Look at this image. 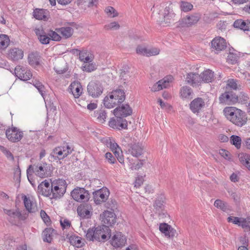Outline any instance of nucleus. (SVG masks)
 Wrapping results in <instances>:
<instances>
[{"label":"nucleus","mask_w":250,"mask_h":250,"mask_svg":"<svg viewBox=\"0 0 250 250\" xmlns=\"http://www.w3.org/2000/svg\"><path fill=\"white\" fill-rule=\"evenodd\" d=\"M223 113L228 121L238 127H242L247 123V114L236 107L227 106L224 108Z\"/></svg>","instance_id":"nucleus-1"},{"label":"nucleus","mask_w":250,"mask_h":250,"mask_svg":"<svg viewBox=\"0 0 250 250\" xmlns=\"http://www.w3.org/2000/svg\"><path fill=\"white\" fill-rule=\"evenodd\" d=\"M111 233V230L105 225L99 226L96 228L89 229L85 234V237L89 241L105 242L108 239Z\"/></svg>","instance_id":"nucleus-2"},{"label":"nucleus","mask_w":250,"mask_h":250,"mask_svg":"<svg viewBox=\"0 0 250 250\" xmlns=\"http://www.w3.org/2000/svg\"><path fill=\"white\" fill-rule=\"evenodd\" d=\"M125 99V95L123 90L117 89L108 94L104 99V106L107 108H112L115 106L122 103Z\"/></svg>","instance_id":"nucleus-3"},{"label":"nucleus","mask_w":250,"mask_h":250,"mask_svg":"<svg viewBox=\"0 0 250 250\" xmlns=\"http://www.w3.org/2000/svg\"><path fill=\"white\" fill-rule=\"evenodd\" d=\"M50 171L49 165L46 163H41L37 165H30L27 169L28 178L34 173L37 176L41 178H44L47 176L48 173Z\"/></svg>","instance_id":"nucleus-4"},{"label":"nucleus","mask_w":250,"mask_h":250,"mask_svg":"<svg viewBox=\"0 0 250 250\" xmlns=\"http://www.w3.org/2000/svg\"><path fill=\"white\" fill-rule=\"evenodd\" d=\"M52 198H60L66 192L67 184L66 181L62 179H58L51 182Z\"/></svg>","instance_id":"nucleus-5"},{"label":"nucleus","mask_w":250,"mask_h":250,"mask_svg":"<svg viewBox=\"0 0 250 250\" xmlns=\"http://www.w3.org/2000/svg\"><path fill=\"white\" fill-rule=\"evenodd\" d=\"M105 145L109 147L111 150L113 152L118 161L122 164H124V157L123 152L119 146L115 142V140L111 138H106L104 141Z\"/></svg>","instance_id":"nucleus-6"},{"label":"nucleus","mask_w":250,"mask_h":250,"mask_svg":"<svg viewBox=\"0 0 250 250\" xmlns=\"http://www.w3.org/2000/svg\"><path fill=\"white\" fill-rule=\"evenodd\" d=\"M72 152L71 147L67 144L55 147L51 153L55 160H61L66 158Z\"/></svg>","instance_id":"nucleus-7"},{"label":"nucleus","mask_w":250,"mask_h":250,"mask_svg":"<svg viewBox=\"0 0 250 250\" xmlns=\"http://www.w3.org/2000/svg\"><path fill=\"white\" fill-rule=\"evenodd\" d=\"M72 198L78 202L88 201L90 198L88 191L84 188H77L71 192Z\"/></svg>","instance_id":"nucleus-8"},{"label":"nucleus","mask_w":250,"mask_h":250,"mask_svg":"<svg viewBox=\"0 0 250 250\" xmlns=\"http://www.w3.org/2000/svg\"><path fill=\"white\" fill-rule=\"evenodd\" d=\"M228 221L241 227L245 231H250V215L246 218L229 216Z\"/></svg>","instance_id":"nucleus-9"},{"label":"nucleus","mask_w":250,"mask_h":250,"mask_svg":"<svg viewBox=\"0 0 250 250\" xmlns=\"http://www.w3.org/2000/svg\"><path fill=\"white\" fill-rule=\"evenodd\" d=\"M110 194L109 189L103 187L102 188L93 192V200L96 205H100L105 202L108 199Z\"/></svg>","instance_id":"nucleus-10"},{"label":"nucleus","mask_w":250,"mask_h":250,"mask_svg":"<svg viewBox=\"0 0 250 250\" xmlns=\"http://www.w3.org/2000/svg\"><path fill=\"white\" fill-rule=\"evenodd\" d=\"M127 242L126 236L122 232L117 231L114 233L110 240V244L114 248H122Z\"/></svg>","instance_id":"nucleus-11"},{"label":"nucleus","mask_w":250,"mask_h":250,"mask_svg":"<svg viewBox=\"0 0 250 250\" xmlns=\"http://www.w3.org/2000/svg\"><path fill=\"white\" fill-rule=\"evenodd\" d=\"M5 134L10 141L14 143L20 141L23 137V132L16 127L12 126L6 129Z\"/></svg>","instance_id":"nucleus-12"},{"label":"nucleus","mask_w":250,"mask_h":250,"mask_svg":"<svg viewBox=\"0 0 250 250\" xmlns=\"http://www.w3.org/2000/svg\"><path fill=\"white\" fill-rule=\"evenodd\" d=\"M159 229L161 232L168 239H173L178 235L176 230L171 225L166 223H160Z\"/></svg>","instance_id":"nucleus-13"},{"label":"nucleus","mask_w":250,"mask_h":250,"mask_svg":"<svg viewBox=\"0 0 250 250\" xmlns=\"http://www.w3.org/2000/svg\"><path fill=\"white\" fill-rule=\"evenodd\" d=\"M100 220L104 225L111 226L116 222V216L113 211L106 210L100 214Z\"/></svg>","instance_id":"nucleus-14"},{"label":"nucleus","mask_w":250,"mask_h":250,"mask_svg":"<svg viewBox=\"0 0 250 250\" xmlns=\"http://www.w3.org/2000/svg\"><path fill=\"white\" fill-rule=\"evenodd\" d=\"M219 100L220 103H227L228 104H233L240 102L239 97L232 92H225L222 93Z\"/></svg>","instance_id":"nucleus-15"},{"label":"nucleus","mask_w":250,"mask_h":250,"mask_svg":"<svg viewBox=\"0 0 250 250\" xmlns=\"http://www.w3.org/2000/svg\"><path fill=\"white\" fill-rule=\"evenodd\" d=\"M21 199L26 209L30 213H34L37 211V204L34 198L29 195H21Z\"/></svg>","instance_id":"nucleus-16"},{"label":"nucleus","mask_w":250,"mask_h":250,"mask_svg":"<svg viewBox=\"0 0 250 250\" xmlns=\"http://www.w3.org/2000/svg\"><path fill=\"white\" fill-rule=\"evenodd\" d=\"M93 211L92 205L88 203L82 204L77 208L78 214L82 218H90L92 216Z\"/></svg>","instance_id":"nucleus-17"},{"label":"nucleus","mask_w":250,"mask_h":250,"mask_svg":"<svg viewBox=\"0 0 250 250\" xmlns=\"http://www.w3.org/2000/svg\"><path fill=\"white\" fill-rule=\"evenodd\" d=\"M87 91L93 98L100 96L103 92V87L100 82H91L87 85Z\"/></svg>","instance_id":"nucleus-18"},{"label":"nucleus","mask_w":250,"mask_h":250,"mask_svg":"<svg viewBox=\"0 0 250 250\" xmlns=\"http://www.w3.org/2000/svg\"><path fill=\"white\" fill-rule=\"evenodd\" d=\"M175 14L170 10L169 8H166L162 15L161 24L164 26H169L175 21Z\"/></svg>","instance_id":"nucleus-19"},{"label":"nucleus","mask_w":250,"mask_h":250,"mask_svg":"<svg viewBox=\"0 0 250 250\" xmlns=\"http://www.w3.org/2000/svg\"><path fill=\"white\" fill-rule=\"evenodd\" d=\"M108 125L112 128L118 130L127 129V122L126 119L120 116L116 118H112L108 122Z\"/></svg>","instance_id":"nucleus-20"},{"label":"nucleus","mask_w":250,"mask_h":250,"mask_svg":"<svg viewBox=\"0 0 250 250\" xmlns=\"http://www.w3.org/2000/svg\"><path fill=\"white\" fill-rule=\"evenodd\" d=\"M211 49L212 51H214L218 53L227 47V42L224 38L221 37H215L211 42Z\"/></svg>","instance_id":"nucleus-21"},{"label":"nucleus","mask_w":250,"mask_h":250,"mask_svg":"<svg viewBox=\"0 0 250 250\" xmlns=\"http://www.w3.org/2000/svg\"><path fill=\"white\" fill-rule=\"evenodd\" d=\"M205 106V102L204 100L200 97L195 98L189 104L190 110L195 114H198L201 112Z\"/></svg>","instance_id":"nucleus-22"},{"label":"nucleus","mask_w":250,"mask_h":250,"mask_svg":"<svg viewBox=\"0 0 250 250\" xmlns=\"http://www.w3.org/2000/svg\"><path fill=\"white\" fill-rule=\"evenodd\" d=\"M113 112L116 117L120 116L124 118L131 115L132 113V110L128 104H125L117 107L113 110Z\"/></svg>","instance_id":"nucleus-23"},{"label":"nucleus","mask_w":250,"mask_h":250,"mask_svg":"<svg viewBox=\"0 0 250 250\" xmlns=\"http://www.w3.org/2000/svg\"><path fill=\"white\" fill-rule=\"evenodd\" d=\"M15 73L16 77L22 81H27L32 76L30 70L20 65L17 66L15 68Z\"/></svg>","instance_id":"nucleus-24"},{"label":"nucleus","mask_w":250,"mask_h":250,"mask_svg":"<svg viewBox=\"0 0 250 250\" xmlns=\"http://www.w3.org/2000/svg\"><path fill=\"white\" fill-rule=\"evenodd\" d=\"M173 78L171 76H168L160 80L157 83H155L151 87L152 91H160L163 88H166L170 86V83L172 81Z\"/></svg>","instance_id":"nucleus-25"},{"label":"nucleus","mask_w":250,"mask_h":250,"mask_svg":"<svg viewBox=\"0 0 250 250\" xmlns=\"http://www.w3.org/2000/svg\"><path fill=\"white\" fill-rule=\"evenodd\" d=\"M200 17L197 15L187 16L179 21V24L181 27H190L199 21Z\"/></svg>","instance_id":"nucleus-26"},{"label":"nucleus","mask_w":250,"mask_h":250,"mask_svg":"<svg viewBox=\"0 0 250 250\" xmlns=\"http://www.w3.org/2000/svg\"><path fill=\"white\" fill-rule=\"evenodd\" d=\"M166 200V198L164 194L161 193L157 195L153 203V207L156 211H165L164 214L167 213L165 210Z\"/></svg>","instance_id":"nucleus-27"},{"label":"nucleus","mask_w":250,"mask_h":250,"mask_svg":"<svg viewBox=\"0 0 250 250\" xmlns=\"http://www.w3.org/2000/svg\"><path fill=\"white\" fill-rule=\"evenodd\" d=\"M186 82L192 87L202 84L200 75L195 72L188 73L186 75Z\"/></svg>","instance_id":"nucleus-28"},{"label":"nucleus","mask_w":250,"mask_h":250,"mask_svg":"<svg viewBox=\"0 0 250 250\" xmlns=\"http://www.w3.org/2000/svg\"><path fill=\"white\" fill-rule=\"evenodd\" d=\"M23 55V50L17 47L10 48L7 53V58L13 61H17L22 59Z\"/></svg>","instance_id":"nucleus-29"},{"label":"nucleus","mask_w":250,"mask_h":250,"mask_svg":"<svg viewBox=\"0 0 250 250\" xmlns=\"http://www.w3.org/2000/svg\"><path fill=\"white\" fill-rule=\"evenodd\" d=\"M38 192L46 197L52 196V188L47 180L42 182L38 187Z\"/></svg>","instance_id":"nucleus-30"},{"label":"nucleus","mask_w":250,"mask_h":250,"mask_svg":"<svg viewBox=\"0 0 250 250\" xmlns=\"http://www.w3.org/2000/svg\"><path fill=\"white\" fill-rule=\"evenodd\" d=\"M69 88L75 98H79L83 92V88L81 83L77 81L72 83Z\"/></svg>","instance_id":"nucleus-31"},{"label":"nucleus","mask_w":250,"mask_h":250,"mask_svg":"<svg viewBox=\"0 0 250 250\" xmlns=\"http://www.w3.org/2000/svg\"><path fill=\"white\" fill-rule=\"evenodd\" d=\"M200 75L201 84L211 83L214 79V73L210 69L205 70Z\"/></svg>","instance_id":"nucleus-32"},{"label":"nucleus","mask_w":250,"mask_h":250,"mask_svg":"<svg viewBox=\"0 0 250 250\" xmlns=\"http://www.w3.org/2000/svg\"><path fill=\"white\" fill-rule=\"evenodd\" d=\"M4 212L9 216V219L10 221H17L25 219V217L18 210L4 209Z\"/></svg>","instance_id":"nucleus-33"},{"label":"nucleus","mask_w":250,"mask_h":250,"mask_svg":"<svg viewBox=\"0 0 250 250\" xmlns=\"http://www.w3.org/2000/svg\"><path fill=\"white\" fill-rule=\"evenodd\" d=\"M94 59L92 54L87 50L83 49L79 51V59L81 62L85 63L91 62Z\"/></svg>","instance_id":"nucleus-34"},{"label":"nucleus","mask_w":250,"mask_h":250,"mask_svg":"<svg viewBox=\"0 0 250 250\" xmlns=\"http://www.w3.org/2000/svg\"><path fill=\"white\" fill-rule=\"evenodd\" d=\"M48 15V11L43 9L36 8L33 12L34 17L39 20H47Z\"/></svg>","instance_id":"nucleus-35"},{"label":"nucleus","mask_w":250,"mask_h":250,"mask_svg":"<svg viewBox=\"0 0 250 250\" xmlns=\"http://www.w3.org/2000/svg\"><path fill=\"white\" fill-rule=\"evenodd\" d=\"M128 151L133 156L138 157L143 154L144 148L138 144H134L131 146Z\"/></svg>","instance_id":"nucleus-36"},{"label":"nucleus","mask_w":250,"mask_h":250,"mask_svg":"<svg viewBox=\"0 0 250 250\" xmlns=\"http://www.w3.org/2000/svg\"><path fill=\"white\" fill-rule=\"evenodd\" d=\"M250 24V21L247 20L246 21L242 20L239 19L236 20L234 23L233 26L236 28H239L241 30H243L244 31H249V25Z\"/></svg>","instance_id":"nucleus-37"},{"label":"nucleus","mask_w":250,"mask_h":250,"mask_svg":"<svg viewBox=\"0 0 250 250\" xmlns=\"http://www.w3.org/2000/svg\"><path fill=\"white\" fill-rule=\"evenodd\" d=\"M238 158L241 164L250 170V154L241 153L238 155Z\"/></svg>","instance_id":"nucleus-38"},{"label":"nucleus","mask_w":250,"mask_h":250,"mask_svg":"<svg viewBox=\"0 0 250 250\" xmlns=\"http://www.w3.org/2000/svg\"><path fill=\"white\" fill-rule=\"evenodd\" d=\"M29 63L32 66L36 67L40 63V57L37 53H31L28 56Z\"/></svg>","instance_id":"nucleus-39"},{"label":"nucleus","mask_w":250,"mask_h":250,"mask_svg":"<svg viewBox=\"0 0 250 250\" xmlns=\"http://www.w3.org/2000/svg\"><path fill=\"white\" fill-rule=\"evenodd\" d=\"M57 31L62 36L63 38L67 39L73 35L74 30L71 27H62L57 28Z\"/></svg>","instance_id":"nucleus-40"},{"label":"nucleus","mask_w":250,"mask_h":250,"mask_svg":"<svg viewBox=\"0 0 250 250\" xmlns=\"http://www.w3.org/2000/svg\"><path fill=\"white\" fill-rule=\"evenodd\" d=\"M192 90L188 86H184L180 90V96L183 99H188L192 94Z\"/></svg>","instance_id":"nucleus-41"},{"label":"nucleus","mask_w":250,"mask_h":250,"mask_svg":"<svg viewBox=\"0 0 250 250\" xmlns=\"http://www.w3.org/2000/svg\"><path fill=\"white\" fill-rule=\"evenodd\" d=\"M10 44V39L8 35L0 34V49H5Z\"/></svg>","instance_id":"nucleus-42"},{"label":"nucleus","mask_w":250,"mask_h":250,"mask_svg":"<svg viewBox=\"0 0 250 250\" xmlns=\"http://www.w3.org/2000/svg\"><path fill=\"white\" fill-rule=\"evenodd\" d=\"M71 245L77 248H81L84 245L82 238L79 236H72L69 239Z\"/></svg>","instance_id":"nucleus-43"},{"label":"nucleus","mask_w":250,"mask_h":250,"mask_svg":"<svg viewBox=\"0 0 250 250\" xmlns=\"http://www.w3.org/2000/svg\"><path fill=\"white\" fill-rule=\"evenodd\" d=\"M32 84L38 90L42 96L45 93V87L42 83L37 79L33 78L32 81Z\"/></svg>","instance_id":"nucleus-44"},{"label":"nucleus","mask_w":250,"mask_h":250,"mask_svg":"<svg viewBox=\"0 0 250 250\" xmlns=\"http://www.w3.org/2000/svg\"><path fill=\"white\" fill-rule=\"evenodd\" d=\"M230 142L232 145H234L235 147L239 149L241 148L242 140L241 138L237 135H232L230 137Z\"/></svg>","instance_id":"nucleus-45"},{"label":"nucleus","mask_w":250,"mask_h":250,"mask_svg":"<svg viewBox=\"0 0 250 250\" xmlns=\"http://www.w3.org/2000/svg\"><path fill=\"white\" fill-rule=\"evenodd\" d=\"M53 230L51 228H47L43 231V241L50 243L52 240Z\"/></svg>","instance_id":"nucleus-46"},{"label":"nucleus","mask_w":250,"mask_h":250,"mask_svg":"<svg viewBox=\"0 0 250 250\" xmlns=\"http://www.w3.org/2000/svg\"><path fill=\"white\" fill-rule=\"evenodd\" d=\"M94 116L97 117V121L101 123H104L107 117L106 113L104 110L95 112Z\"/></svg>","instance_id":"nucleus-47"},{"label":"nucleus","mask_w":250,"mask_h":250,"mask_svg":"<svg viewBox=\"0 0 250 250\" xmlns=\"http://www.w3.org/2000/svg\"><path fill=\"white\" fill-rule=\"evenodd\" d=\"M48 35L49 36L50 40L59 42L62 39L61 34L57 31V28H56L55 31L50 30Z\"/></svg>","instance_id":"nucleus-48"},{"label":"nucleus","mask_w":250,"mask_h":250,"mask_svg":"<svg viewBox=\"0 0 250 250\" xmlns=\"http://www.w3.org/2000/svg\"><path fill=\"white\" fill-rule=\"evenodd\" d=\"M104 12L107 16L110 18H115L118 16V12L111 6H108L104 9Z\"/></svg>","instance_id":"nucleus-49"},{"label":"nucleus","mask_w":250,"mask_h":250,"mask_svg":"<svg viewBox=\"0 0 250 250\" xmlns=\"http://www.w3.org/2000/svg\"><path fill=\"white\" fill-rule=\"evenodd\" d=\"M119 77L121 80H123L124 83L127 81L130 77L129 72L127 68L120 69L119 72Z\"/></svg>","instance_id":"nucleus-50"},{"label":"nucleus","mask_w":250,"mask_h":250,"mask_svg":"<svg viewBox=\"0 0 250 250\" xmlns=\"http://www.w3.org/2000/svg\"><path fill=\"white\" fill-rule=\"evenodd\" d=\"M214 206L224 211H226L228 208L227 204L224 201L219 199L215 201Z\"/></svg>","instance_id":"nucleus-51"},{"label":"nucleus","mask_w":250,"mask_h":250,"mask_svg":"<svg viewBox=\"0 0 250 250\" xmlns=\"http://www.w3.org/2000/svg\"><path fill=\"white\" fill-rule=\"evenodd\" d=\"M193 7L192 4L189 2L186 1H181L180 2V8L183 11H189L192 9Z\"/></svg>","instance_id":"nucleus-52"},{"label":"nucleus","mask_w":250,"mask_h":250,"mask_svg":"<svg viewBox=\"0 0 250 250\" xmlns=\"http://www.w3.org/2000/svg\"><path fill=\"white\" fill-rule=\"evenodd\" d=\"M160 49L156 47L147 48L146 56L150 57L157 55L160 53Z\"/></svg>","instance_id":"nucleus-53"},{"label":"nucleus","mask_w":250,"mask_h":250,"mask_svg":"<svg viewBox=\"0 0 250 250\" xmlns=\"http://www.w3.org/2000/svg\"><path fill=\"white\" fill-rule=\"evenodd\" d=\"M96 65L94 63H89L84 64L83 66V70L87 72H91L96 69Z\"/></svg>","instance_id":"nucleus-54"},{"label":"nucleus","mask_w":250,"mask_h":250,"mask_svg":"<svg viewBox=\"0 0 250 250\" xmlns=\"http://www.w3.org/2000/svg\"><path fill=\"white\" fill-rule=\"evenodd\" d=\"M147 47L139 45H138L136 49V53L138 55L146 56Z\"/></svg>","instance_id":"nucleus-55"},{"label":"nucleus","mask_w":250,"mask_h":250,"mask_svg":"<svg viewBox=\"0 0 250 250\" xmlns=\"http://www.w3.org/2000/svg\"><path fill=\"white\" fill-rule=\"evenodd\" d=\"M120 26L119 24L116 21L112 22L109 23L108 24H106L104 26V28L106 30H112V29H118L120 28Z\"/></svg>","instance_id":"nucleus-56"},{"label":"nucleus","mask_w":250,"mask_h":250,"mask_svg":"<svg viewBox=\"0 0 250 250\" xmlns=\"http://www.w3.org/2000/svg\"><path fill=\"white\" fill-rule=\"evenodd\" d=\"M38 39L41 43L43 44H48L50 41V38H49V36H48L46 33L42 35Z\"/></svg>","instance_id":"nucleus-57"},{"label":"nucleus","mask_w":250,"mask_h":250,"mask_svg":"<svg viewBox=\"0 0 250 250\" xmlns=\"http://www.w3.org/2000/svg\"><path fill=\"white\" fill-rule=\"evenodd\" d=\"M238 241L241 245V246H249V240L246 234L240 236L238 238Z\"/></svg>","instance_id":"nucleus-58"},{"label":"nucleus","mask_w":250,"mask_h":250,"mask_svg":"<svg viewBox=\"0 0 250 250\" xmlns=\"http://www.w3.org/2000/svg\"><path fill=\"white\" fill-rule=\"evenodd\" d=\"M144 160H137L136 162L134 163L131 165L130 168L132 170H138L142 167L144 165Z\"/></svg>","instance_id":"nucleus-59"},{"label":"nucleus","mask_w":250,"mask_h":250,"mask_svg":"<svg viewBox=\"0 0 250 250\" xmlns=\"http://www.w3.org/2000/svg\"><path fill=\"white\" fill-rule=\"evenodd\" d=\"M41 216L44 221V222L47 225H49L50 224V219L49 218V217L47 215L46 213L43 210H42L41 211Z\"/></svg>","instance_id":"nucleus-60"},{"label":"nucleus","mask_w":250,"mask_h":250,"mask_svg":"<svg viewBox=\"0 0 250 250\" xmlns=\"http://www.w3.org/2000/svg\"><path fill=\"white\" fill-rule=\"evenodd\" d=\"M34 31L38 39L45 33L43 28L42 26H36L34 29Z\"/></svg>","instance_id":"nucleus-61"},{"label":"nucleus","mask_w":250,"mask_h":250,"mask_svg":"<svg viewBox=\"0 0 250 250\" xmlns=\"http://www.w3.org/2000/svg\"><path fill=\"white\" fill-rule=\"evenodd\" d=\"M227 86L232 89H237V83L236 81L233 79L229 80L227 82Z\"/></svg>","instance_id":"nucleus-62"},{"label":"nucleus","mask_w":250,"mask_h":250,"mask_svg":"<svg viewBox=\"0 0 250 250\" xmlns=\"http://www.w3.org/2000/svg\"><path fill=\"white\" fill-rule=\"evenodd\" d=\"M219 153L225 159L229 160L230 159V154L228 151L222 149L219 150Z\"/></svg>","instance_id":"nucleus-63"},{"label":"nucleus","mask_w":250,"mask_h":250,"mask_svg":"<svg viewBox=\"0 0 250 250\" xmlns=\"http://www.w3.org/2000/svg\"><path fill=\"white\" fill-rule=\"evenodd\" d=\"M105 157L110 164H113L116 162V159L110 152H107L105 154Z\"/></svg>","instance_id":"nucleus-64"}]
</instances>
